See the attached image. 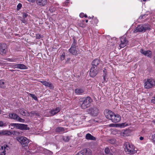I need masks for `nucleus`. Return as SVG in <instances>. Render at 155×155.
I'll return each instance as SVG.
<instances>
[{"label":"nucleus","mask_w":155,"mask_h":155,"mask_svg":"<svg viewBox=\"0 0 155 155\" xmlns=\"http://www.w3.org/2000/svg\"><path fill=\"white\" fill-rule=\"evenodd\" d=\"M77 45V41L74 39H73V41L71 47L68 50L70 52L75 55H77L78 54L81 53V51L78 49Z\"/></svg>","instance_id":"obj_1"},{"label":"nucleus","mask_w":155,"mask_h":155,"mask_svg":"<svg viewBox=\"0 0 155 155\" xmlns=\"http://www.w3.org/2000/svg\"><path fill=\"white\" fill-rule=\"evenodd\" d=\"M92 101V99L90 97H88L80 101L79 104L81 108L85 109L91 106Z\"/></svg>","instance_id":"obj_2"},{"label":"nucleus","mask_w":155,"mask_h":155,"mask_svg":"<svg viewBox=\"0 0 155 155\" xmlns=\"http://www.w3.org/2000/svg\"><path fill=\"white\" fill-rule=\"evenodd\" d=\"M150 28L149 25L147 24L138 25L134 30V32L136 33L138 32H145L147 30H150Z\"/></svg>","instance_id":"obj_3"},{"label":"nucleus","mask_w":155,"mask_h":155,"mask_svg":"<svg viewBox=\"0 0 155 155\" xmlns=\"http://www.w3.org/2000/svg\"><path fill=\"white\" fill-rule=\"evenodd\" d=\"M124 150L128 154H133L136 152V150H134V147L129 143H126L124 144Z\"/></svg>","instance_id":"obj_4"},{"label":"nucleus","mask_w":155,"mask_h":155,"mask_svg":"<svg viewBox=\"0 0 155 155\" xmlns=\"http://www.w3.org/2000/svg\"><path fill=\"white\" fill-rule=\"evenodd\" d=\"M144 87L145 88H151L155 85V81L151 78L145 79L144 80Z\"/></svg>","instance_id":"obj_5"},{"label":"nucleus","mask_w":155,"mask_h":155,"mask_svg":"<svg viewBox=\"0 0 155 155\" xmlns=\"http://www.w3.org/2000/svg\"><path fill=\"white\" fill-rule=\"evenodd\" d=\"M17 139L22 147L28 146L30 142L29 139L23 136L18 137Z\"/></svg>","instance_id":"obj_6"},{"label":"nucleus","mask_w":155,"mask_h":155,"mask_svg":"<svg viewBox=\"0 0 155 155\" xmlns=\"http://www.w3.org/2000/svg\"><path fill=\"white\" fill-rule=\"evenodd\" d=\"M11 125L16 127L17 128L22 130H28L29 128L28 127L27 125L23 124L12 123Z\"/></svg>","instance_id":"obj_7"},{"label":"nucleus","mask_w":155,"mask_h":155,"mask_svg":"<svg viewBox=\"0 0 155 155\" xmlns=\"http://www.w3.org/2000/svg\"><path fill=\"white\" fill-rule=\"evenodd\" d=\"M87 112L91 115L96 116L98 114V110L96 107H94L87 109Z\"/></svg>","instance_id":"obj_8"},{"label":"nucleus","mask_w":155,"mask_h":155,"mask_svg":"<svg viewBox=\"0 0 155 155\" xmlns=\"http://www.w3.org/2000/svg\"><path fill=\"white\" fill-rule=\"evenodd\" d=\"M9 116L10 118L16 120L19 122H23L25 121L24 119L21 118L17 114L15 113H10L9 114Z\"/></svg>","instance_id":"obj_9"},{"label":"nucleus","mask_w":155,"mask_h":155,"mask_svg":"<svg viewBox=\"0 0 155 155\" xmlns=\"http://www.w3.org/2000/svg\"><path fill=\"white\" fill-rule=\"evenodd\" d=\"M99 68L97 67L92 66L90 69V76L92 77H94L96 76L98 73Z\"/></svg>","instance_id":"obj_10"},{"label":"nucleus","mask_w":155,"mask_h":155,"mask_svg":"<svg viewBox=\"0 0 155 155\" xmlns=\"http://www.w3.org/2000/svg\"><path fill=\"white\" fill-rule=\"evenodd\" d=\"M7 51V45L4 43L0 44V54L5 55Z\"/></svg>","instance_id":"obj_11"},{"label":"nucleus","mask_w":155,"mask_h":155,"mask_svg":"<svg viewBox=\"0 0 155 155\" xmlns=\"http://www.w3.org/2000/svg\"><path fill=\"white\" fill-rule=\"evenodd\" d=\"M104 114L106 117L108 119L111 120L114 113L108 109H106L104 111Z\"/></svg>","instance_id":"obj_12"},{"label":"nucleus","mask_w":155,"mask_h":155,"mask_svg":"<svg viewBox=\"0 0 155 155\" xmlns=\"http://www.w3.org/2000/svg\"><path fill=\"white\" fill-rule=\"evenodd\" d=\"M140 52L145 56L149 58H151L152 57V52L150 50H148L147 51L144 50L143 49H141L140 50Z\"/></svg>","instance_id":"obj_13"},{"label":"nucleus","mask_w":155,"mask_h":155,"mask_svg":"<svg viewBox=\"0 0 155 155\" xmlns=\"http://www.w3.org/2000/svg\"><path fill=\"white\" fill-rule=\"evenodd\" d=\"M120 43L119 46L120 48H124L127 45L128 41L124 37H121L120 38Z\"/></svg>","instance_id":"obj_14"},{"label":"nucleus","mask_w":155,"mask_h":155,"mask_svg":"<svg viewBox=\"0 0 155 155\" xmlns=\"http://www.w3.org/2000/svg\"><path fill=\"white\" fill-rule=\"evenodd\" d=\"M121 119V117L119 115L117 114H115L114 113V115H113L111 120L113 122L116 123L119 122L120 120Z\"/></svg>","instance_id":"obj_15"},{"label":"nucleus","mask_w":155,"mask_h":155,"mask_svg":"<svg viewBox=\"0 0 155 155\" xmlns=\"http://www.w3.org/2000/svg\"><path fill=\"white\" fill-rule=\"evenodd\" d=\"M8 147L7 145L1 146L0 148V155H5L6 150H8Z\"/></svg>","instance_id":"obj_16"},{"label":"nucleus","mask_w":155,"mask_h":155,"mask_svg":"<svg viewBox=\"0 0 155 155\" xmlns=\"http://www.w3.org/2000/svg\"><path fill=\"white\" fill-rule=\"evenodd\" d=\"M40 82L45 86L49 87L51 89H52L54 88L53 85L50 82H49L45 81H40Z\"/></svg>","instance_id":"obj_17"},{"label":"nucleus","mask_w":155,"mask_h":155,"mask_svg":"<svg viewBox=\"0 0 155 155\" xmlns=\"http://www.w3.org/2000/svg\"><path fill=\"white\" fill-rule=\"evenodd\" d=\"M37 4L39 5L43 6L47 4V1L46 0H37Z\"/></svg>","instance_id":"obj_18"},{"label":"nucleus","mask_w":155,"mask_h":155,"mask_svg":"<svg viewBox=\"0 0 155 155\" xmlns=\"http://www.w3.org/2000/svg\"><path fill=\"white\" fill-rule=\"evenodd\" d=\"M85 138L87 140H95L96 139V138L92 136L89 133L86 134L85 136Z\"/></svg>","instance_id":"obj_19"},{"label":"nucleus","mask_w":155,"mask_h":155,"mask_svg":"<svg viewBox=\"0 0 155 155\" xmlns=\"http://www.w3.org/2000/svg\"><path fill=\"white\" fill-rule=\"evenodd\" d=\"M100 61L99 59H95L91 63L92 65V66L96 67L100 63Z\"/></svg>","instance_id":"obj_20"},{"label":"nucleus","mask_w":155,"mask_h":155,"mask_svg":"<svg viewBox=\"0 0 155 155\" xmlns=\"http://www.w3.org/2000/svg\"><path fill=\"white\" fill-rule=\"evenodd\" d=\"M60 110V109L59 107H57L55 109L52 110L51 111L50 113L52 115H54L59 112Z\"/></svg>","instance_id":"obj_21"},{"label":"nucleus","mask_w":155,"mask_h":155,"mask_svg":"<svg viewBox=\"0 0 155 155\" xmlns=\"http://www.w3.org/2000/svg\"><path fill=\"white\" fill-rule=\"evenodd\" d=\"M2 135L9 136L12 134V133L9 131L5 130L1 131Z\"/></svg>","instance_id":"obj_22"},{"label":"nucleus","mask_w":155,"mask_h":155,"mask_svg":"<svg viewBox=\"0 0 155 155\" xmlns=\"http://www.w3.org/2000/svg\"><path fill=\"white\" fill-rule=\"evenodd\" d=\"M6 82L4 80H0V87L5 88L6 86Z\"/></svg>","instance_id":"obj_23"},{"label":"nucleus","mask_w":155,"mask_h":155,"mask_svg":"<svg viewBox=\"0 0 155 155\" xmlns=\"http://www.w3.org/2000/svg\"><path fill=\"white\" fill-rule=\"evenodd\" d=\"M75 92L76 93L80 94L84 92V90L81 88H77L75 90Z\"/></svg>","instance_id":"obj_24"},{"label":"nucleus","mask_w":155,"mask_h":155,"mask_svg":"<svg viewBox=\"0 0 155 155\" xmlns=\"http://www.w3.org/2000/svg\"><path fill=\"white\" fill-rule=\"evenodd\" d=\"M64 130V128L63 127H57L56 130L55 131L57 132H63Z\"/></svg>","instance_id":"obj_25"},{"label":"nucleus","mask_w":155,"mask_h":155,"mask_svg":"<svg viewBox=\"0 0 155 155\" xmlns=\"http://www.w3.org/2000/svg\"><path fill=\"white\" fill-rule=\"evenodd\" d=\"M18 68L21 69H25L28 68L27 67L22 64H19Z\"/></svg>","instance_id":"obj_26"},{"label":"nucleus","mask_w":155,"mask_h":155,"mask_svg":"<svg viewBox=\"0 0 155 155\" xmlns=\"http://www.w3.org/2000/svg\"><path fill=\"white\" fill-rule=\"evenodd\" d=\"M8 61L10 62H16L17 61V58H8L6 59Z\"/></svg>","instance_id":"obj_27"},{"label":"nucleus","mask_w":155,"mask_h":155,"mask_svg":"<svg viewBox=\"0 0 155 155\" xmlns=\"http://www.w3.org/2000/svg\"><path fill=\"white\" fill-rule=\"evenodd\" d=\"M63 140L65 142H68L70 139V138L68 136L63 137Z\"/></svg>","instance_id":"obj_28"},{"label":"nucleus","mask_w":155,"mask_h":155,"mask_svg":"<svg viewBox=\"0 0 155 155\" xmlns=\"http://www.w3.org/2000/svg\"><path fill=\"white\" fill-rule=\"evenodd\" d=\"M29 95L35 100L36 101L38 100V98L34 94H32L29 93Z\"/></svg>","instance_id":"obj_29"},{"label":"nucleus","mask_w":155,"mask_h":155,"mask_svg":"<svg viewBox=\"0 0 155 155\" xmlns=\"http://www.w3.org/2000/svg\"><path fill=\"white\" fill-rule=\"evenodd\" d=\"M33 116H39V115L36 112L34 111H32L30 113Z\"/></svg>","instance_id":"obj_30"},{"label":"nucleus","mask_w":155,"mask_h":155,"mask_svg":"<svg viewBox=\"0 0 155 155\" xmlns=\"http://www.w3.org/2000/svg\"><path fill=\"white\" fill-rule=\"evenodd\" d=\"M127 125V124L125 123H122L119 124V126L121 127H124Z\"/></svg>","instance_id":"obj_31"},{"label":"nucleus","mask_w":155,"mask_h":155,"mask_svg":"<svg viewBox=\"0 0 155 155\" xmlns=\"http://www.w3.org/2000/svg\"><path fill=\"white\" fill-rule=\"evenodd\" d=\"M55 9L53 7H51L49 9V11L52 13H54V12H55Z\"/></svg>","instance_id":"obj_32"},{"label":"nucleus","mask_w":155,"mask_h":155,"mask_svg":"<svg viewBox=\"0 0 155 155\" xmlns=\"http://www.w3.org/2000/svg\"><path fill=\"white\" fill-rule=\"evenodd\" d=\"M36 38L38 39H39L43 37L40 34L38 33L36 34Z\"/></svg>","instance_id":"obj_33"},{"label":"nucleus","mask_w":155,"mask_h":155,"mask_svg":"<svg viewBox=\"0 0 155 155\" xmlns=\"http://www.w3.org/2000/svg\"><path fill=\"white\" fill-rule=\"evenodd\" d=\"M65 54L64 53H63L62 54L61 56L60 59L61 60H64L65 58Z\"/></svg>","instance_id":"obj_34"},{"label":"nucleus","mask_w":155,"mask_h":155,"mask_svg":"<svg viewBox=\"0 0 155 155\" xmlns=\"http://www.w3.org/2000/svg\"><path fill=\"white\" fill-rule=\"evenodd\" d=\"M110 152L109 149L108 147H106L105 149V152L106 154H109Z\"/></svg>","instance_id":"obj_35"},{"label":"nucleus","mask_w":155,"mask_h":155,"mask_svg":"<svg viewBox=\"0 0 155 155\" xmlns=\"http://www.w3.org/2000/svg\"><path fill=\"white\" fill-rule=\"evenodd\" d=\"M109 142L111 144H114L115 142V140L114 139H111L108 140Z\"/></svg>","instance_id":"obj_36"},{"label":"nucleus","mask_w":155,"mask_h":155,"mask_svg":"<svg viewBox=\"0 0 155 155\" xmlns=\"http://www.w3.org/2000/svg\"><path fill=\"white\" fill-rule=\"evenodd\" d=\"M22 7V5L21 3H19L17 6V10H19Z\"/></svg>","instance_id":"obj_37"},{"label":"nucleus","mask_w":155,"mask_h":155,"mask_svg":"<svg viewBox=\"0 0 155 155\" xmlns=\"http://www.w3.org/2000/svg\"><path fill=\"white\" fill-rule=\"evenodd\" d=\"M20 113L22 115L24 116H26V112L23 110H21L20 111Z\"/></svg>","instance_id":"obj_38"},{"label":"nucleus","mask_w":155,"mask_h":155,"mask_svg":"<svg viewBox=\"0 0 155 155\" xmlns=\"http://www.w3.org/2000/svg\"><path fill=\"white\" fill-rule=\"evenodd\" d=\"M106 69H104L103 70V72L105 73L103 74V78L104 80L105 79V78H106V74L105 73V72H106Z\"/></svg>","instance_id":"obj_39"},{"label":"nucleus","mask_w":155,"mask_h":155,"mask_svg":"<svg viewBox=\"0 0 155 155\" xmlns=\"http://www.w3.org/2000/svg\"><path fill=\"white\" fill-rule=\"evenodd\" d=\"M151 102L155 104V97H152V99L151 100Z\"/></svg>","instance_id":"obj_40"},{"label":"nucleus","mask_w":155,"mask_h":155,"mask_svg":"<svg viewBox=\"0 0 155 155\" xmlns=\"http://www.w3.org/2000/svg\"><path fill=\"white\" fill-rule=\"evenodd\" d=\"M152 139L153 141L155 143V134L154 135H152Z\"/></svg>","instance_id":"obj_41"},{"label":"nucleus","mask_w":155,"mask_h":155,"mask_svg":"<svg viewBox=\"0 0 155 155\" xmlns=\"http://www.w3.org/2000/svg\"><path fill=\"white\" fill-rule=\"evenodd\" d=\"M76 155H84L83 152L81 151L78 153Z\"/></svg>","instance_id":"obj_42"},{"label":"nucleus","mask_w":155,"mask_h":155,"mask_svg":"<svg viewBox=\"0 0 155 155\" xmlns=\"http://www.w3.org/2000/svg\"><path fill=\"white\" fill-rule=\"evenodd\" d=\"M28 15L25 13H24L23 15V18H25L27 17Z\"/></svg>","instance_id":"obj_43"},{"label":"nucleus","mask_w":155,"mask_h":155,"mask_svg":"<svg viewBox=\"0 0 155 155\" xmlns=\"http://www.w3.org/2000/svg\"><path fill=\"white\" fill-rule=\"evenodd\" d=\"M18 64H15V65H13V67L14 68H18Z\"/></svg>","instance_id":"obj_44"},{"label":"nucleus","mask_w":155,"mask_h":155,"mask_svg":"<svg viewBox=\"0 0 155 155\" xmlns=\"http://www.w3.org/2000/svg\"><path fill=\"white\" fill-rule=\"evenodd\" d=\"M109 126L110 127H115V124H110L109 125Z\"/></svg>","instance_id":"obj_45"},{"label":"nucleus","mask_w":155,"mask_h":155,"mask_svg":"<svg viewBox=\"0 0 155 155\" xmlns=\"http://www.w3.org/2000/svg\"><path fill=\"white\" fill-rule=\"evenodd\" d=\"M145 15H141L140 17L139 18L141 19H142L143 18H144V17H145Z\"/></svg>","instance_id":"obj_46"},{"label":"nucleus","mask_w":155,"mask_h":155,"mask_svg":"<svg viewBox=\"0 0 155 155\" xmlns=\"http://www.w3.org/2000/svg\"><path fill=\"white\" fill-rule=\"evenodd\" d=\"M84 14L83 13H81L80 14V17L82 18L84 16Z\"/></svg>","instance_id":"obj_47"},{"label":"nucleus","mask_w":155,"mask_h":155,"mask_svg":"<svg viewBox=\"0 0 155 155\" xmlns=\"http://www.w3.org/2000/svg\"><path fill=\"white\" fill-rule=\"evenodd\" d=\"M3 125V122L2 121H0V126H2Z\"/></svg>","instance_id":"obj_48"},{"label":"nucleus","mask_w":155,"mask_h":155,"mask_svg":"<svg viewBox=\"0 0 155 155\" xmlns=\"http://www.w3.org/2000/svg\"><path fill=\"white\" fill-rule=\"evenodd\" d=\"M27 0L28 1L30 2H34L35 1V0Z\"/></svg>","instance_id":"obj_49"},{"label":"nucleus","mask_w":155,"mask_h":155,"mask_svg":"<svg viewBox=\"0 0 155 155\" xmlns=\"http://www.w3.org/2000/svg\"><path fill=\"white\" fill-rule=\"evenodd\" d=\"M143 137H140V140H143Z\"/></svg>","instance_id":"obj_50"},{"label":"nucleus","mask_w":155,"mask_h":155,"mask_svg":"<svg viewBox=\"0 0 155 155\" xmlns=\"http://www.w3.org/2000/svg\"><path fill=\"white\" fill-rule=\"evenodd\" d=\"M22 22L23 23H25L26 22V21H25V20H22Z\"/></svg>","instance_id":"obj_51"},{"label":"nucleus","mask_w":155,"mask_h":155,"mask_svg":"<svg viewBox=\"0 0 155 155\" xmlns=\"http://www.w3.org/2000/svg\"><path fill=\"white\" fill-rule=\"evenodd\" d=\"M84 16L85 18H87V15L86 14L84 15Z\"/></svg>","instance_id":"obj_52"},{"label":"nucleus","mask_w":155,"mask_h":155,"mask_svg":"<svg viewBox=\"0 0 155 155\" xmlns=\"http://www.w3.org/2000/svg\"><path fill=\"white\" fill-rule=\"evenodd\" d=\"M70 60V58H67V61H69Z\"/></svg>","instance_id":"obj_53"},{"label":"nucleus","mask_w":155,"mask_h":155,"mask_svg":"<svg viewBox=\"0 0 155 155\" xmlns=\"http://www.w3.org/2000/svg\"><path fill=\"white\" fill-rule=\"evenodd\" d=\"M153 122L155 124V120H153Z\"/></svg>","instance_id":"obj_54"},{"label":"nucleus","mask_w":155,"mask_h":155,"mask_svg":"<svg viewBox=\"0 0 155 155\" xmlns=\"http://www.w3.org/2000/svg\"><path fill=\"white\" fill-rule=\"evenodd\" d=\"M88 22V20H86V22L87 23Z\"/></svg>","instance_id":"obj_55"},{"label":"nucleus","mask_w":155,"mask_h":155,"mask_svg":"<svg viewBox=\"0 0 155 155\" xmlns=\"http://www.w3.org/2000/svg\"><path fill=\"white\" fill-rule=\"evenodd\" d=\"M0 134H1V135H2V134H1V132H0Z\"/></svg>","instance_id":"obj_56"},{"label":"nucleus","mask_w":155,"mask_h":155,"mask_svg":"<svg viewBox=\"0 0 155 155\" xmlns=\"http://www.w3.org/2000/svg\"><path fill=\"white\" fill-rule=\"evenodd\" d=\"M143 1H146L147 0H143Z\"/></svg>","instance_id":"obj_57"},{"label":"nucleus","mask_w":155,"mask_h":155,"mask_svg":"<svg viewBox=\"0 0 155 155\" xmlns=\"http://www.w3.org/2000/svg\"><path fill=\"white\" fill-rule=\"evenodd\" d=\"M126 132V131H124V133H125Z\"/></svg>","instance_id":"obj_58"},{"label":"nucleus","mask_w":155,"mask_h":155,"mask_svg":"<svg viewBox=\"0 0 155 155\" xmlns=\"http://www.w3.org/2000/svg\"><path fill=\"white\" fill-rule=\"evenodd\" d=\"M67 1H68L69 0H67Z\"/></svg>","instance_id":"obj_59"}]
</instances>
